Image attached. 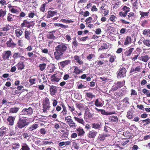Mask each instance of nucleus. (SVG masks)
Returning a JSON list of instances; mask_svg holds the SVG:
<instances>
[{"mask_svg": "<svg viewBox=\"0 0 150 150\" xmlns=\"http://www.w3.org/2000/svg\"><path fill=\"white\" fill-rule=\"evenodd\" d=\"M143 44L148 47H150V40L144 39L143 41Z\"/></svg>", "mask_w": 150, "mask_h": 150, "instance_id": "nucleus-43", "label": "nucleus"}, {"mask_svg": "<svg viewBox=\"0 0 150 150\" xmlns=\"http://www.w3.org/2000/svg\"><path fill=\"white\" fill-rule=\"evenodd\" d=\"M108 48V45L105 43H103L102 45L98 49V50H103L107 49Z\"/></svg>", "mask_w": 150, "mask_h": 150, "instance_id": "nucleus-42", "label": "nucleus"}, {"mask_svg": "<svg viewBox=\"0 0 150 150\" xmlns=\"http://www.w3.org/2000/svg\"><path fill=\"white\" fill-rule=\"evenodd\" d=\"M6 10H3L2 9H0V19L4 17L6 15Z\"/></svg>", "mask_w": 150, "mask_h": 150, "instance_id": "nucleus-39", "label": "nucleus"}, {"mask_svg": "<svg viewBox=\"0 0 150 150\" xmlns=\"http://www.w3.org/2000/svg\"><path fill=\"white\" fill-rule=\"evenodd\" d=\"M86 96L88 98L92 99L93 98H94L95 97V95H93L90 92H87L86 93Z\"/></svg>", "mask_w": 150, "mask_h": 150, "instance_id": "nucleus-56", "label": "nucleus"}, {"mask_svg": "<svg viewBox=\"0 0 150 150\" xmlns=\"http://www.w3.org/2000/svg\"><path fill=\"white\" fill-rule=\"evenodd\" d=\"M61 76H58L57 74H54L51 76V81L52 82H57L61 79Z\"/></svg>", "mask_w": 150, "mask_h": 150, "instance_id": "nucleus-14", "label": "nucleus"}, {"mask_svg": "<svg viewBox=\"0 0 150 150\" xmlns=\"http://www.w3.org/2000/svg\"><path fill=\"white\" fill-rule=\"evenodd\" d=\"M56 30H54L52 31L48 32V34L47 35V38L50 39L54 40L55 38V36L54 35V33H55Z\"/></svg>", "mask_w": 150, "mask_h": 150, "instance_id": "nucleus-18", "label": "nucleus"}, {"mask_svg": "<svg viewBox=\"0 0 150 150\" xmlns=\"http://www.w3.org/2000/svg\"><path fill=\"white\" fill-rule=\"evenodd\" d=\"M129 99L128 97H125L123 100V102L125 103L126 105H129Z\"/></svg>", "mask_w": 150, "mask_h": 150, "instance_id": "nucleus-63", "label": "nucleus"}, {"mask_svg": "<svg viewBox=\"0 0 150 150\" xmlns=\"http://www.w3.org/2000/svg\"><path fill=\"white\" fill-rule=\"evenodd\" d=\"M54 143L52 142H48L47 141H43L42 142L41 145H46L47 144H49L51 145L52 144H53Z\"/></svg>", "mask_w": 150, "mask_h": 150, "instance_id": "nucleus-52", "label": "nucleus"}, {"mask_svg": "<svg viewBox=\"0 0 150 150\" xmlns=\"http://www.w3.org/2000/svg\"><path fill=\"white\" fill-rule=\"evenodd\" d=\"M134 110H129L127 112L126 116L129 119H131L133 118L134 117Z\"/></svg>", "mask_w": 150, "mask_h": 150, "instance_id": "nucleus-23", "label": "nucleus"}, {"mask_svg": "<svg viewBox=\"0 0 150 150\" xmlns=\"http://www.w3.org/2000/svg\"><path fill=\"white\" fill-rule=\"evenodd\" d=\"M11 55V52L10 50L5 51L2 54V58L4 60H8Z\"/></svg>", "mask_w": 150, "mask_h": 150, "instance_id": "nucleus-9", "label": "nucleus"}, {"mask_svg": "<svg viewBox=\"0 0 150 150\" xmlns=\"http://www.w3.org/2000/svg\"><path fill=\"white\" fill-rule=\"evenodd\" d=\"M33 22V21H29L27 20H23V22L21 24V26L22 28L27 27L30 28L33 26L34 24H32Z\"/></svg>", "mask_w": 150, "mask_h": 150, "instance_id": "nucleus-6", "label": "nucleus"}, {"mask_svg": "<svg viewBox=\"0 0 150 150\" xmlns=\"http://www.w3.org/2000/svg\"><path fill=\"white\" fill-rule=\"evenodd\" d=\"M55 67L54 66H50L48 69L47 72L49 73H52L54 71Z\"/></svg>", "mask_w": 150, "mask_h": 150, "instance_id": "nucleus-59", "label": "nucleus"}, {"mask_svg": "<svg viewBox=\"0 0 150 150\" xmlns=\"http://www.w3.org/2000/svg\"><path fill=\"white\" fill-rule=\"evenodd\" d=\"M60 105L62 108V110L61 112V114L63 116H65L67 113V110L66 107L65 106L64 104L62 102L60 104Z\"/></svg>", "mask_w": 150, "mask_h": 150, "instance_id": "nucleus-19", "label": "nucleus"}, {"mask_svg": "<svg viewBox=\"0 0 150 150\" xmlns=\"http://www.w3.org/2000/svg\"><path fill=\"white\" fill-rule=\"evenodd\" d=\"M109 136V134H106V133H103L102 134H99V137L100 138L104 139L105 137H108Z\"/></svg>", "mask_w": 150, "mask_h": 150, "instance_id": "nucleus-61", "label": "nucleus"}, {"mask_svg": "<svg viewBox=\"0 0 150 150\" xmlns=\"http://www.w3.org/2000/svg\"><path fill=\"white\" fill-rule=\"evenodd\" d=\"M11 149L13 150L18 149L20 147V144L18 142H14L12 144Z\"/></svg>", "mask_w": 150, "mask_h": 150, "instance_id": "nucleus-29", "label": "nucleus"}, {"mask_svg": "<svg viewBox=\"0 0 150 150\" xmlns=\"http://www.w3.org/2000/svg\"><path fill=\"white\" fill-rule=\"evenodd\" d=\"M140 58V60L145 62H147L149 59V56L148 55L142 56Z\"/></svg>", "mask_w": 150, "mask_h": 150, "instance_id": "nucleus-33", "label": "nucleus"}, {"mask_svg": "<svg viewBox=\"0 0 150 150\" xmlns=\"http://www.w3.org/2000/svg\"><path fill=\"white\" fill-rule=\"evenodd\" d=\"M42 105L44 112L47 111L50 108V102L49 99L47 97L45 98Z\"/></svg>", "mask_w": 150, "mask_h": 150, "instance_id": "nucleus-5", "label": "nucleus"}, {"mask_svg": "<svg viewBox=\"0 0 150 150\" xmlns=\"http://www.w3.org/2000/svg\"><path fill=\"white\" fill-rule=\"evenodd\" d=\"M15 119V117L9 116L7 119V121L9 122V125H13L14 124V121Z\"/></svg>", "mask_w": 150, "mask_h": 150, "instance_id": "nucleus-17", "label": "nucleus"}, {"mask_svg": "<svg viewBox=\"0 0 150 150\" xmlns=\"http://www.w3.org/2000/svg\"><path fill=\"white\" fill-rule=\"evenodd\" d=\"M131 42L132 39L131 37L129 36H127L125 38L124 44L125 45H128L130 44Z\"/></svg>", "mask_w": 150, "mask_h": 150, "instance_id": "nucleus-26", "label": "nucleus"}, {"mask_svg": "<svg viewBox=\"0 0 150 150\" xmlns=\"http://www.w3.org/2000/svg\"><path fill=\"white\" fill-rule=\"evenodd\" d=\"M14 16H16L13 15L10 13H9L7 18L8 21H13V17H14Z\"/></svg>", "mask_w": 150, "mask_h": 150, "instance_id": "nucleus-57", "label": "nucleus"}, {"mask_svg": "<svg viewBox=\"0 0 150 150\" xmlns=\"http://www.w3.org/2000/svg\"><path fill=\"white\" fill-rule=\"evenodd\" d=\"M142 122L144 123V125H146L150 123V119L148 118L145 120H143Z\"/></svg>", "mask_w": 150, "mask_h": 150, "instance_id": "nucleus-55", "label": "nucleus"}, {"mask_svg": "<svg viewBox=\"0 0 150 150\" xmlns=\"http://www.w3.org/2000/svg\"><path fill=\"white\" fill-rule=\"evenodd\" d=\"M141 70V68L140 67L138 66L136 67L132 68L130 70V73H132L134 72H140Z\"/></svg>", "mask_w": 150, "mask_h": 150, "instance_id": "nucleus-40", "label": "nucleus"}, {"mask_svg": "<svg viewBox=\"0 0 150 150\" xmlns=\"http://www.w3.org/2000/svg\"><path fill=\"white\" fill-rule=\"evenodd\" d=\"M143 34L145 36L148 37H150V30L148 29H146L144 30Z\"/></svg>", "mask_w": 150, "mask_h": 150, "instance_id": "nucleus-34", "label": "nucleus"}, {"mask_svg": "<svg viewBox=\"0 0 150 150\" xmlns=\"http://www.w3.org/2000/svg\"><path fill=\"white\" fill-rule=\"evenodd\" d=\"M15 33L17 37H20L23 34V29L21 28L17 29L15 30Z\"/></svg>", "mask_w": 150, "mask_h": 150, "instance_id": "nucleus-24", "label": "nucleus"}, {"mask_svg": "<svg viewBox=\"0 0 150 150\" xmlns=\"http://www.w3.org/2000/svg\"><path fill=\"white\" fill-rule=\"evenodd\" d=\"M72 120L71 118V117L70 115H68L65 117V120L67 124Z\"/></svg>", "mask_w": 150, "mask_h": 150, "instance_id": "nucleus-58", "label": "nucleus"}, {"mask_svg": "<svg viewBox=\"0 0 150 150\" xmlns=\"http://www.w3.org/2000/svg\"><path fill=\"white\" fill-rule=\"evenodd\" d=\"M122 10L124 11L125 13L127 14V13L129 11L130 8L126 6H124L122 8Z\"/></svg>", "mask_w": 150, "mask_h": 150, "instance_id": "nucleus-62", "label": "nucleus"}, {"mask_svg": "<svg viewBox=\"0 0 150 150\" xmlns=\"http://www.w3.org/2000/svg\"><path fill=\"white\" fill-rule=\"evenodd\" d=\"M92 127L95 129H98L100 127L101 124L100 123H93L92 124Z\"/></svg>", "mask_w": 150, "mask_h": 150, "instance_id": "nucleus-41", "label": "nucleus"}, {"mask_svg": "<svg viewBox=\"0 0 150 150\" xmlns=\"http://www.w3.org/2000/svg\"><path fill=\"white\" fill-rule=\"evenodd\" d=\"M74 69V73L77 74H79L81 72H82L81 69H79V67L77 66H75Z\"/></svg>", "mask_w": 150, "mask_h": 150, "instance_id": "nucleus-38", "label": "nucleus"}, {"mask_svg": "<svg viewBox=\"0 0 150 150\" xmlns=\"http://www.w3.org/2000/svg\"><path fill=\"white\" fill-rule=\"evenodd\" d=\"M76 107L80 110H87L88 107L84 104L80 103H76Z\"/></svg>", "mask_w": 150, "mask_h": 150, "instance_id": "nucleus-15", "label": "nucleus"}, {"mask_svg": "<svg viewBox=\"0 0 150 150\" xmlns=\"http://www.w3.org/2000/svg\"><path fill=\"white\" fill-rule=\"evenodd\" d=\"M46 66V64L45 63L40 64L39 66V67L40 68V70L41 71H43L45 69Z\"/></svg>", "mask_w": 150, "mask_h": 150, "instance_id": "nucleus-50", "label": "nucleus"}, {"mask_svg": "<svg viewBox=\"0 0 150 150\" xmlns=\"http://www.w3.org/2000/svg\"><path fill=\"white\" fill-rule=\"evenodd\" d=\"M127 70L126 69L122 67L117 72V77L118 79L123 78L126 76Z\"/></svg>", "mask_w": 150, "mask_h": 150, "instance_id": "nucleus-4", "label": "nucleus"}, {"mask_svg": "<svg viewBox=\"0 0 150 150\" xmlns=\"http://www.w3.org/2000/svg\"><path fill=\"white\" fill-rule=\"evenodd\" d=\"M19 110V108L17 107L11 108L10 109L9 112L11 113H16Z\"/></svg>", "mask_w": 150, "mask_h": 150, "instance_id": "nucleus-45", "label": "nucleus"}, {"mask_svg": "<svg viewBox=\"0 0 150 150\" xmlns=\"http://www.w3.org/2000/svg\"><path fill=\"white\" fill-rule=\"evenodd\" d=\"M47 4H48V3H45L41 6L40 8V10L41 11L43 12H45V6Z\"/></svg>", "mask_w": 150, "mask_h": 150, "instance_id": "nucleus-54", "label": "nucleus"}, {"mask_svg": "<svg viewBox=\"0 0 150 150\" xmlns=\"http://www.w3.org/2000/svg\"><path fill=\"white\" fill-rule=\"evenodd\" d=\"M74 118L75 120L79 123L85 125L86 123L82 118L78 117L76 116H74Z\"/></svg>", "mask_w": 150, "mask_h": 150, "instance_id": "nucleus-20", "label": "nucleus"}, {"mask_svg": "<svg viewBox=\"0 0 150 150\" xmlns=\"http://www.w3.org/2000/svg\"><path fill=\"white\" fill-rule=\"evenodd\" d=\"M49 86L50 87L49 91L50 94L52 96H54L57 92V87L52 85H49Z\"/></svg>", "mask_w": 150, "mask_h": 150, "instance_id": "nucleus-10", "label": "nucleus"}, {"mask_svg": "<svg viewBox=\"0 0 150 150\" xmlns=\"http://www.w3.org/2000/svg\"><path fill=\"white\" fill-rule=\"evenodd\" d=\"M74 59L76 61V62L80 65L83 64V62L80 59V57L77 55H75L74 56Z\"/></svg>", "mask_w": 150, "mask_h": 150, "instance_id": "nucleus-30", "label": "nucleus"}, {"mask_svg": "<svg viewBox=\"0 0 150 150\" xmlns=\"http://www.w3.org/2000/svg\"><path fill=\"white\" fill-rule=\"evenodd\" d=\"M101 113L102 114L105 115H110L116 113L115 112H106L104 110H102Z\"/></svg>", "mask_w": 150, "mask_h": 150, "instance_id": "nucleus-46", "label": "nucleus"}, {"mask_svg": "<svg viewBox=\"0 0 150 150\" xmlns=\"http://www.w3.org/2000/svg\"><path fill=\"white\" fill-rule=\"evenodd\" d=\"M67 124L69 125L70 127L73 129H76L77 127L76 124L73 120Z\"/></svg>", "mask_w": 150, "mask_h": 150, "instance_id": "nucleus-28", "label": "nucleus"}, {"mask_svg": "<svg viewBox=\"0 0 150 150\" xmlns=\"http://www.w3.org/2000/svg\"><path fill=\"white\" fill-rule=\"evenodd\" d=\"M7 46L9 47L13 48L14 47H16L17 44L13 41L12 39L9 38L8 40L6 42Z\"/></svg>", "mask_w": 150, "mask_h": 150, "instance_id": "nucleus-12", "label": "nucleus"}, {"mask_svg": "<svg viewBox=\"0 0 150 150\" xmlns=\"http://www.w3.org/2000/svg\"><path fill=\"white\" fill-rule=\"evenodd\" d=\"M129 140L128 139H125V140H123L120 142V144L121 145L124 146L126 144H128L129 142Z\"/></svg>", "mask_w": 150, "mask_h": 150, "instance_id": "nucleus-53", "label": "nucleus"}, {"mask_svg": "<svg viewBox=\"0 0 150 150\" xmlns=\"http://www.w3.org/2000/svg\"><path fill=\"white\" fill-rule=\"evenodd\" d=\"M69 130L67 129L66 132L63 133L62 134L60 135V138L64 139L65 138H67L69 135Z\"/></svg>", "mask_w": 150, "mask_h": 150, "instance_id": "nucleus-36", "label": "nucleus"}, {"mask_svg": "<svg viewBox=\"0 0 150 150\" xmlns=\"http://www.w3.org/2000/svg\"><path fill=\"white\" fill-rule=\"evenodd\" d=\"M84 116V118L87 119L91 118L92 117L91 113L88 111L85 112Z\"/></svg>", "mask_w": 150, "mask_h": 150, "instance_id": "nucleus-32", "label": "nucleus"}, {"mask_svg": "<svg viewBox=\"0 0 150 150\" xmlns=\"http://www.w3.org/2000/svg\"><path fill=\"white\" fill-rule=\"evenodd\" d=\"M33 109L30 107L28 108H24L21 111V114L22 115H31L33 112Z\"/></svg>", "mask_w": 150, "mask_h": 150, "instance_id": "nucleus-8", "label": "nucleus"}, {"mask_svg": "<svg viewBox=\"0 0 150 150\" xmlns=\"http://www.w3.org/2000/svg\"><path fill=\"white\" fill-rule=\"evenodd\" d=\"M30 123V121L26 117H23L20 114L19 116V119L15 129H22L23 128L25 127Z\"/></svg>", "mask_w": 150, "mask_h": 150, "instance_id": "nucleus-2", "label": "nucleus"}, {"mask_svg": "<svg viewBox=\"0 0 150 150\" xmlns=\"http://www.w3.org/2000/svg\"><path fill=\"white\" fill-rule=\"evenodd\" d=\"M116 17L114 15H112L109 18V20L110 21L113 22L116 21L115 19L116 18Z\"/></svg>", "mask_w": 150, "mask_h": 150, "instance_id": "nucleus-64", "label": "nucleus"}, {"mask_svg": "<svg viewBox=\"0 0 150 150\" xmlns=\"http://www.w3.org/2000/svg\"><path fill=\"white\" fill-rule=\"evenodd\" d=\"M95 105L97 107L102 106L103 105L102 103L99 101L98 99H97L95 102Z\"/></svg>", "mask_w": 150, "mask_h": 150, "instance_id": "nucleus-51", "label": "nucleus"}, {"mask_svg": "<svg viewBox=\"0 0 150 150\" xmlns=\"http://www.w3.org/2000/svg\"><path fill=\"white\" fill-rule=\"evenodd\" d=\"M109 61L110 63L113 62L116 58V56L115 55H110Z\"/></svg>", "mask_w": 150, "mask_h": 150, "instance_id": "nucleus-49", "label": "nucleus"}, {"mask_svg": "<svg viewBox=\"0 0 150 150\" xmlns=\"http://www.w3.org/2000/svg\"><path fill=\"white\" fill-rule=\"evenodd\" d=\"M57 13V12L55 11H48V14L47 16V18H50L53 16L54 15Z\"/></svg>", "mask_w": 150, "mask_h": 150, "instance_id": "nucleus-27", "label": "nucleus"}, {"mask_svg": "<svg viewBox=\"0 0 150 150\" xmlns=\"http://www.w3.org/2000/svg\"><path fill=\"white\" fill-rule=\"evenodd\" d=\"M140 14L141 15V18L144 17H148L149 16V12H144L141 11H139Z\"/></svg>", "mask_w": 150, "mask_h": 150, "instance_id": "nucleus-48", "label": "nucleus"}, {"mask_svg": "<svg viewBox=\"0 0 150 150\" xmlns=\"http://www.w3.org/2000/svg\"><path fill=\"white\" fill-rule=\"evenodd\" d=\"M32 34V32L27 30H25V31L24 35L25 38L30 42L33 37Z\"/></svg>", "mask_w": 150, "mask_h": 150, "instance_id": "nucleus-11", "label": "nucleus"}, {"mask_svg": "<svg viewBox=\"0 0 150 150\" xmlns=\"http://www.w3.org/2000/svg\"><path fill=\"white\" fill-rule=\"evenodd\" d=\"M141 50L139 48H137L135 51L133 52V57H132L131 59L133 61H134L136 60L139 56L141 52Z\"/></svg>", "mask_w": 150, "mask_h": 150, "instance_id": "nucleus-7", "label": "nucleus"}, {"mask_svg": "<svg viewBox=\"0 0 150 150\" xmlns=\"http://www.w3.org/2000/svg\"><path fill=\"white\" fill-rule=\"evenodd\" d=\"M125 81L124 80H123V81H119L117 82L115 84L119 88H121L123 87L125 83Z\"/></svg>", "mask_w": 150, "mask_h": 150, "instance_id": "nucleus-35", "label": "nucleus"}, {"mask_svg": "<svg viewBox=\"0 0 150 150\" xmlns=\"http://www.w3.org/2000/svg\"><path fill=\"white\" fill-rule=\"evenodd\" d=\"M76 131L78 133V134L79 136L83 135L85 133L83 129L80 127L77 129Z\"/></svg>", "mask_w": 150, "mask_h": 150, "instance_id": "nucleus-31", "label": "nucleus"}, {"mask_svg": "<svg viewBox=\"0 0 150 150\" xmlns=\"http://www.w3.org/2000/svg\"><path fill=\"white\" fill-rule=\"evenodd\" d=\"M110 119L111 121L117 122L118 121V118L117 116H112L110 117Z\"/></svg>", "mask_w": 150, "mask_h": 150, "instance_id": "nucleus-44", "label": "nucleus"}, {"mask_svg": "<svg viewBox=\"0 0 150 150\" xmlns=\"http://www.w3.org/2000/svg\"><path fill=\"white\" fill-rule=\"evenodd\" d=\"M21 150H30V146L25 142L21 144Z\"/></svg>", "mask_w": 150, "mask_h": 150, "instance_id": "nucleus-22", "label": "nucleus"}, {"mask_svg": "<svg viewBox=\"0 0 150 150\" xmlns=\"http://www.w3.org/2000/svg\"><path fill=\"white\" fill-rule=\"evenodd\" d=\"M21 57L20 53L18 52H16L13 54V57L14 59H17Z\"/></svg>", "mask_w": 150, "mask_h": 150, "instance_id": "nucleus-60", "label": "nucleus"}, {"mask_svg": "<svg viewBox=\"0 0 150 150\" xmlns=\"http://www.w3.org/2000/svg\"><path fill=\"white\" fill-rule=\"evenodd\" d=\"M97 134V132L94 130L89 131L88 133V137L90 138H93L95 137Z\"/></svg>", "mask_w": 150, "mask_h": 150, "instance_id": "nucleus-21", "label": "nucleus"}, {"mask_svg": "<svg viewBox=\"0 0 150 150\" xmlns=\"http://www.w3.org/2000/svg\"><path fill=\"white\" fill-rule=\"evenodd\" d=\"M134 50V47H128L126 49L125 52H124V54L125 56L128 57H129L131 55Z\"/></svg>", "mask_w": 150, "mask_h": 150, "instance_id": "nucleus-13", "label": "nucleus"}, {"mask_svg": "<svg viewBox=\"0 0 150 150\" xmlns=\"http://www.w3.org/2000/svg\"><path fill=\"white\" fill-rule=\"evenodd\" d=\"M18 70H22L24 69L25 65L24 64V62H18L16 65Z\"/></svg>", "mask_w": 150, "mask_h": 150, "instance_id": "nucleus-25", "label": "nucleus"}, {"mask_svg": "<svg viewBox=\"0 0 150 150\" xmlns=\"http://www.w3.org/2000/svg\"><path fill=\"white\" fill-rule=\"evenodd\" d=\"M13 134L11 132L9 133V131L8 128L3 126L0 128V137H1L3 136H11Z\"/></svg>", "mask_w": 150, "mask_h": 150, "instance_id": "nucleus-3", "label": "nucleus"}, {"mask_svg": "<svg viewBox=\"0 0 150 150\" xmlns=\"http://www.w3.org/2000/svg\"><path fill=\"white\" fill-rule=\"evenodd\" d=\"M38 125L35 123L32 125L30 127H28V129L30 131H33L34 130L36 129L38 127Z\"/></svg>", "mask_w": 150, "mask_h": 150, "instance_id": "nucleus-37", "label": "nucleus"}, {"mask_svg": "<svg viewBox=\"0 0 150 150\" xmlns=\"http://www.w3.org/2000/svg\"><path fill=\"white\" fill-rule=\"evenodd\" d=\"M67 48L66 44L63 43L57 45L55 47V51L54 52L55 59L57 60L61 59Z\"/></svg>", "mask_w": 150, "mask_h": 150, "instance_id": "nucleus-1", "label": "nucleus"}, {"mask_svg": "<svg viewBox=\"0 0 150 150\" xmlns=\"http://www.w3.org/2000/svg\"><path fill=\"white\" fill-rule=\"evenodd\" d=\"M73 84L71 83H67L65 86L64 88L67 89L71 88L73 87Z\"/></svg>", "mask_w": 150, "mask_h": 150, "instance_id": "nucleus-47", "label": "nucleus"}, {"mask_svg": "<svg viewBox=\"0 0 150 150\" xmlns=\"http://www.w3.org/2000/svg\"><path fill=\"white\" fill-rule=\"evenodd\" d=\"M70 61L69 60H66L63 61L61 62L58 63L59 67H61L62 68L68 65Z\"/></svg>", "mask_w": 150, "mask_h": 150, "instance_id": "nucleus-16", "label": "nucleus"}]
</instances>
